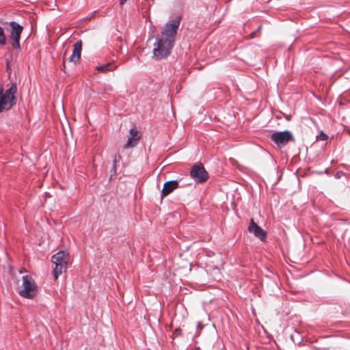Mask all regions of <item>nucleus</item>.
Returning a JSON list of instances; mask_svg holds the SVG:
<instances>
[{
    "label": "nucleus",
    "instance_id": "obj_1",
    "mask_svg": "<svg viewBox=\"0 0 350 350\" xmlns=\"http://www.w3.org/2000/svg\"><path fill=\"white\" fill-rule=\"evenodd\" d=\"M181 18L177 16L176 18L166 23L161 32V35L156 38L153 46V57L157 59H161L167 57L174 45L177 29L180 25Z\"/></svg>",
    "mask_w": 350,
    "mask_h": 350
},
{
    "label": "nucleus",
    "instance_id": "obj_17",
    "mask_svg": "<svg viewBox=\"0 0 350 350\" xmlns=\"http://www.w3.org/2000/svg\"><path fill=\"white\" fill-rule=\"evenodd\" d=\"M127 0H120V5H123Z\"/></svg>",
    "mask_w": 350,
    "mask_h": 350
},
{
    "label": "nucleus",
    "instance_id": "obj_3",
    "mask_svg": "<svg viewBox=\"0 0 350 350\" xmlns=\"http://www.w3.org/2000/svg\"><path fill=\"white\" fill-rule=\"evenodd\" d=\"M70 260L69 253L66 251H59L52 256V262L55 264L53 273L55 280L66 271Z\"/></svg>",
    "mask_w": 350,
    "mask_h": 350
},
{
    "label": "nucleus",
    "instance_id": "obj_16",
    "mask_svg": "<svg viewBox=\"0 0 350 350\" xmlns=\"http://www.w3.org/2000/svg\"><path fill=\"white\" fill-rule=\"evenodd\" d=\"M174 334H176V336H178V334H180V329H176L174 332Z\"/></svg>",
    "mask_w": 350,
    "mask_h": 350
},
{
    "label": "nucleus",
    "instance_id": "obj_6",
    "mask_svg": "<svg viewBox=\"0 0 350 350\" xmlns=\"http://www.w3.org/2000/svg\"><path fill=\"white\" fill-rule=\"evenodd\" d=\"M190 175L198 183H204L208 178V172L202 164L194 165L191 170Z\"/></svg>",
    "mask_w": 350,
    "mask_h": 350
},
{
    "label": "nucleus",
    "instance_id": "obj_12",
    "mask_svg": "<svg viewBox=\"0 0 350 350\" xmlns=\"http://www.w3.org/2000/svg\"><path fill=\"white\" fill-rule=\"evenodd\" d=\"M117 66H115L113 62H109L106 64L96 66V70L101 72H107L109 71H112L115 70Z\"/></svg>",
    "mask_w": 350,
    "mask_h": 350
},
{
    "label": "nucleus",
    "instance_id": "obj_13",
    "mask_svg": "<svg viewBox=\"0 0 350 350\" xmlns=\"http://www.w3.org/2000/svg\"><path fill=\"white\" fill-rule=\"evenodd\" d=\"M328 139L327 135L324 133L323 132H321V134L317 136V139L321 141H324Z\"/></svg>",
    "mask_w": 350,
    "mask_h": 350
},
{
    "label": "nucleus",
    "instance_id": "obj_8",
    "mask_svg": "<svg viewBox=\"0 0 350 350\" xmlns=\"http://www.w3.org/2000/svg\"><path fill=\"white\" fill-rule=\"evenodd\" d=\"M248 231L252 233L262 241H265L267 238V232L262 230L258 224H256L254 219H252L250 221V226H248Z\"/></svg>",
    "mask_w": 350,
    "mask_h": 350
},
{
    "label": "nucleus",
    "instance_id": "obj_4",
    "mask_svg": "<svg viewBox=\"0 0 350 350\" xmlns=\"http://www.w3.org/2000/svg\"><path fill=\"white\" fill-rule=\"evenodd\" d=\"M18 293L21 297L27 299H33L36 296L37 286L31 276H23V284Z\"/></svg>",
    "mask_w": 350,
    "mask_h": 350
},
{
    "label": "nucleus",
    "instance_id": "obj_22",
    "mask_svg": "<svg viewBox=\"0 0 350 350\" xmlns=\"http://www.w3.org/2000/svg\"><path fill=\"white\" fill-rule=\"evenodd\" d=\"M348 132H349V133L350 134V131H349V130L348 131Z\"/></svg>",
    "mask_w": 350,
    "mask_h": 350
},
{
    "label": "nucleus",
    "instance_id": "obj_9",
    "mask_svg": "<svg viewBox=\"0 0 350 350\" xmlns=\"http://www.w3.org/2000/svg\"><path fill=\"white\" fill-rule=\"evenodd\" d=\"M141 138L139 131L135 129H131L129 131L127 142L124 146V148H129L135 146Z\"/></svg>",
    "mask_w": 350,
    "mask_h": 350
},
{
    "label": "nucleus",
    "instance_id": "obj_11",
    "mask_svg": "<svg viewBox=\"0 0 350 350\" xmlns=\"http://www.w3.org/2000/svg\"><path fill=\"white\" fill-rule=\"evenodd\" d=\"M178 187V182L177 180H170L165 183L161 191V198L167 196Z\"/></svg>",
    "mask_w": 350,
    "mask_h": 350
},
{
    "label": "nucleus",
    "instance_id": "obj_5",
    "mask_svg": "<svg viewBox=\"0 0 350 350\" xmlns=\"http://www.w3.org/2000/svg\"><path fill=\"white\" fill-rule=\"evenodd\" d=\"M269 137L279 148L284 147L290 142H295L293 134L288 131L275 132Z\"/></svg>",
    "mask_w": 350,
    "mask_h": 350
},
{
    "label": "nucleus",
    "instance_id": "obj_7",
    "mask_svg": "<svg viewBox=\"0 0 350 350\" xmlns=\"http://www.w3.org/2000/svg\"><path fill=\"white\" fill-rule=\"evenodd\" d=\"M10 26L11 27L10 38L13 40L12 46L14 49H20V39L23 27L14 21L10 22Z\"/></svg>",
    "mask_w": 350,
    "mask_h": 350
},
{
    "label": "nucleus",
    "instance_id": "obj_14",
    "mask_svg": "<svg viewBox=\"0 0 350 350\" xmlns=\"http://www.w3.org/2000/svg\"><path fill=\"white\" fill-rule=\"evenodd\" d=\"M6 44V37L5 36H3L1 37H0V44L1 45H4Z\"/></svg>",
    "mask_w": 350,
    "mask_h": 350
},
{
    "label": "nucleus",
    "instance_id": "obj_10",
    "mask_svg": "<svg viewBox=\"0 0 350 350\" xmlns=\"http://www.w3.org/2000/svg\"><path fill=\"white\" fill-rule=\"evenodd\" d=\"M82 44H83V42H82V40H78L74 44L72 54L68 59L69 62H72L74 64H77V62H79V61L81 58Z\"/></svg>",
    "mask_w": 350,
    "mask_h": 350
},
{
    "label": "nucleus",
    "instance_id": "obj_15",
    "mask_svg": "<svg viewBox=\"0 0 350 350\" xmlns=\"http://www.w3.org/2000/svg\"><path fill=\"white\" fill-rule=\"evenodd\" d=\"M3 36H5L4 31H3V29L0 27V37H1Z\"/></svg>",
    "mask_w": 350,
    "mask_h": 350
},
{
    "label": "nucleus",
    "instance_id": "obj_2",
    "mask_svg": "<svg viewBox=\"0 0 350 350\" xmlns=\"http://www.w3.org/2000/svg\"><path fill=\"white\" fill-rule=\"evenodd\" d=\"M17 91L16 83H12L8 90L3 92L2 86L0 88V113L8 111L16 104L15 94Z\"/></svg>",
    "mask_w": 350,
    "mask_h": 350
},
{
    "label": "nucleus",
    "instance_id": "obj_21",
    "mask_svg": "<svg viewBox=\"0 0 350 350\" xmlns=\"http://www.w3.org/2000/svg\"><path fill=\"white\" fill-rule=\"evenodd\" d=\"M116 161H117V159H116V157H115V158H114V161H113L114 164L116 163Z\"/></svg>",
    "mask_w": 350,
    "mask_h": 350
},
{
    "label": "nucleus",
    "instance_id": "obj_20",
    "mask_svg": "<svg viewBox=\"0 0 350 350\" xmlns=\"http://www.w3.org/2000/svg\"><path fill=\"white\" fill-rule=\"evenodd\" d=\"M26 271V270L25 269H21L20 270V273H22L23 272Z\"/></svg>",
    "mask_w": 350,
    "mask_h": 350
},
{
    "label": "nucleus",
    "instance_id": "obj_19",
    "mask_svg": "<svg viewBox=\"0 0 350 350\" xmlns=\"http://www.w3.org/2000/svg\"><path fill=\"white\" fill-rule=\"evenodd\" d=\"M9 64H10V62L8 60H6L7 69H9Z\"/></svg>",
    "mask_w": 350,
    "mask_h": 350
},
{
    "label": "nucleus",
    "instance_id": "obj_18",
    "mask_svg": "<svg viewBox=\"0 0 350 350\" xmlns=\"http://www.w3.org/2000/svg\"><path fill=\"white\" fill-rule=\"evenodd\" d=\"M127 0H120V5H123Z\"/></svg>",
    "mask_w": 350,
    "mask_h": 350
}]
</instances>
